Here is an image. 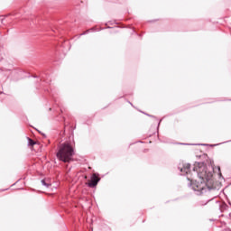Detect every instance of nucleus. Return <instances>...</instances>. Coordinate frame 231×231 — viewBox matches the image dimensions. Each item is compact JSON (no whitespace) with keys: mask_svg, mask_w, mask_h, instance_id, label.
Instances as JSON below:
<instances>
[{"mask_svg":"<svg viewBox=\"0 0 231 231\" xmlns=\"http://www.w3.org/2000/svg\"><path fill=\"white\" fill-rule=\"evenodd\" d=\"M206 169L207 167L203 163H199L198 166L193 169L199 178V180H195L192 184L193 190L195 192H199L198 194H203V192H207V189H208V187H207V183H205V178H207Z\"/></svg>","mask_w":231,"mask_h":231,"instance_id":"1","label":"nucleus"},{"mask_svg":"<svg viewBox=\"0 0 231 231\" xmlns=\"http://www.w3.org/2000/svg\"><path fill=\"white\" fill-rule=\"evenodd\" d=\"M75 155V150L73 146L69 143L60 144L59 151L57 152V158L60 162H64V163H68L71 162L73 156Z\"/></svg>","mask_w":231,"mask_h":231,"instance_id":"2","label":"nucleus"},{"mask_svg":"<svg viewBox=\"0 0 231 231\" xmlns=\"http://www.w3.org/2000/svg\"><path fill=\"white\" fill-rule=\"evenodd\" d=\"M98 181H100V179L98 178V176H97V174H93L90 180V182L88 184L91 189H93V187H97V185H98Z\"/></svg>","mask_w":231,"mask_h":231,"instance_id":"3","label":"nucleus"},{"mask_svg":"<svg viewBox=\"0 0 231 231\" xmlns=\"http://www.w3.org/2000/svg\"><path fill=\"white\" fill-rule=\"evenodd\" d=\"M180 172H182V175L189 174L190 172V165L189 163L184 164L183 168L180 169Z\"/></svg>","mask_w":231,"mask_h":231,"instance_id":"4","label":"nucleus"},{"mask_svg":"<svg viewBox=\"0 0 231 231\" xmlns=\"http://www.w3.org/2000/svg\"><path fill=\"white\" fill-rule=\"evenodd\" d=\"M42 185H43V187H46L47 189H49V187H51V184L50 182H46V180H42Z\"/></svg>","mask_w":231,"mask_h":231,"instance_id":"5","label":"nucleus"},{"mask_svg":"<svg viewBox=\"0 0 231 231\" xmlns=\"http://www.w3.org/2000/svg\"><path fill=\"white\" fill-rule=\"evenodd\" d=\"M28 145H35V142L31 138H28Z\"/></svg>","mask_w":231,"mask_h":231,"instance_id":"6","label":"nucleus"}]
</instances>
